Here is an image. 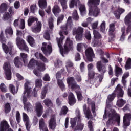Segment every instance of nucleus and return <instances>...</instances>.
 Instances as JSON below:
<instances>
[{"label":"nucleus","mask_w":131,"mask_h":131,"mask_svg":"<svg viewBox=\"0 0 131 131\" xmlns=\"http://www.w3.org/2000/svg\"><path fill=\"white\" fill-rule=\"evenodd\" d=\"M72 27V21H71V17H69L66 25L61 26V30L62 31L59 32V35H60V38H57V41L58 43V46L60 49V53L64 57V55L68 53L69 51H71V50H73V42L72 40H70L69 38H67L66 42L64 46V49H62V45H63V39L65 38V37L63 36V33L65 34V35H67L68 34V32L67 30L71 29Z\"/></svg>","instance_id":"1"},{"label":"nucleus","mask_w":131,"mask_h":131,"mask_svg":"<svg viewBox=\"0 0 131 131\" xmlns=\"http://www.w3.org/2000/svg\"><path fill=\"white\" fill-rule=\"evenodd\" d=\"M30 82L26 81L24 85V91L22 95V99L24 104V109L26 111L29 112L30 109L32 108V105L29 102H27L28 98L31 96V88L29 87Z\"/></svg>","instance_id":"2"},{"label":"nucleus","mask_w":131,"mask_h":131,"mask_svg":"<svg viewBox=\"0 0 131 131\" xmlns=\"http://www.w3.org/2000/svg\"><path fill=\"white\" fill-rule=\"evenodd\" d=\"M29 68H33L34 67L35 69L33 71L34 74L38 76V77H40L41 75H40V71H45L46 70V66L45 63L40 62H37L34 59L32 58L30 60L29 64H28Z\"/></svg>","instance_id":"3"},{"label":"nucleus","mask_w":131,"mask_h":131,"mask_svg":"<svg viewBox=\"0 0 131 131\" xmlns=\"http://www.w3.org/2000/svg\"><path fill=\"white\" fill-rule=\"evenodd\" d=\"M100 5V0H88L87 6L89 7V16L98 17L100 14V9L98 6Z\"/></svg>","instance_id":"4"},{"label":"nucleus","mask_w":131,"mask_h":131,"mask_svg":"<svg viewBox=\"0 0 131 131\" xmlns=\"http://www.w3.org/2000/svg\"><path fill=\"white\" fill-rule=\"evenodd\" d=\"M116 95H117L118 98H122L123 97V95H124V92L122 90V88L120 86V84H118L116 87L115 90V93H113L108 96L107 99L106 100V106L107 107H109V105H110V103H111L113 100L116 97Z\"/></svg>","instance_id":"5"},{"label":"nucleus","mask_w":131,"mask_h":131,"mask_svg":"<svg viewBox=\"0 0 131 131\" xmlns=\"http://www.w3.org/2000/svg\"><path fill=\"white\" fill-rule=\"evenodd\" d=\"M101 61H99L97 62L96 67L99 72H100L102 74H104L105 72H106V67L105 66H102L103 63H108V60L104 58V57L102 56L100 57Z\"/></svg>","instance_id":"6"},{"label":"nucleus","mask_w":131,"mask_h":131,"mask_svg":"<svg viewBox=\"0 0 131 131\" xmlns=\"http://www.w3.org/2000/svg\"><path fill=\"white\" fill-rule=\"evenodd\" d=\"M16 44L17 45L18 48H19V50L21 51L24 50L26 52H29V49H28V47L26 45V43L24 41V40L22 39L21 38L17 37L16 38Z\"/></svg>","instance_id":"7"},{"label":"nucleus","mask_w":131,"mask_h":131,"mask_svg":"<svg viewBox=\"0 0 131 131\" xmlns=\"http://www.w3.org/2000/svg\"><path fill=\"white\" fill-rule=\"evenodd\" d=\"M0 40L2 42V48L4 51V52L5 53V54H8L12 55L11 52H12V48H13V44H12L11 42L8 43V46H6L5 43L6 42V39H2L1 38L0 36Z\"/></svg>","instance_id":"8"},{"label":"nucleus","mask_w":131,"mask_h":131,"mask_svg":"<svg viewBox=\"0 0 131 131\" xmlns=\"http://www.w3.org/2000/svg\"><path fill=\"white\" fill-rule=\"evenodd\" d=\"M115 111L114 110H112L110 111L108 114V122L109 123H113L114 121H117L118 123H119V121H120V117H115L116 115Z\"/></svg>","instance_id":"9"},{"label":"nucleus","mask_w":131,"mask_h":131,"mask_svg":"<svg viewBox=\"0 0 131 131\" xmlns=\"http://www.w3.org/2000/svg\"><path fill=\"white\" fill-rule=\"evenodd\" d=\"M3 68L5 71L6 79H7V80H10L11 78H12V76L10 63H9V62H5L4 64Z\"/></svg>","instance_id":"10"},{"label":"nucleus","mask_w":131,"mask_h":131,"mask_svg":"<svg viewBox=\"0 0 131 131\" xmlns=\"http://www.w3.org/2000/svg\"><path fill=\"white\" fill-rule=\"evenodd\" d=\"M41 50L45 55H50L52 53V45L44 42L42 43Z\"/></svg>","instance_id":"11"},{"label":"nucleus","mask_w":131,"mask_h":131,"mask_svg":"<svg viewBox=\"0 0 131 131\" xmlns=\"http://www.w3.org/2000/svg\"><path fill=\"white\" fill-rule=\"evenodd\" d=\"M67 83L69 88L73 91L76 89L79 90V85H77L76 83L74 82V79L73 77H69L67 79Z\"/></svg>","instance_id":"12"},{"label":"nucleus","mask_w":131,"mask_h":131,"mask_svg":"<svg viewBox=\"0 0 131 131\" xmlns=\"http://www.w3.org/2000/svg\"><path fill=\"white\" fill-rule=\"evenodd\" d=\"M35 112L38 117H40L43 113V106L40 102H37L35 104Z\"/></svg>","instance_id":"13"},{"label":"nucleus","mask_w":131,"mask_h":131,"mask_svg":"<svg viewBox=\"0 0 131 131\" xmlns=\"http://www.w3.org/2000/svg\"><path fill=\"white\" fill-rule=\"evenodd\" d=\"M42 24L40 21H37L35 26L31 28V30L34 33H39L41 31Z\"/></svg>","instance_id":"14"},{"label":"nucleus","mask_w":131,"mask_h":131,"mask_svg":"<svg viewBox=\"0 0 131 131\" xmlns=\"http://www.w3.org/2000/svg\"><path fill=\"white\" fill-rule=\"evenodd\" d=\"M85 55L87 58L88 61L89 62H93V58H95V54L92 48H88L85 51Z\"/></svg>","instance_id":"15"},{"label":"nucleus","mask_w":131,"mask_h":131,"mask_svg":"<svg viewBox=\"0 0 131 131\" xmlns=\"http://www.w3.org/2000/svg\"><path fill=\"white\" fill-rule=\"evenodd\" d=\"M76 115L77 118L71 119V124L72 128H73L74 126H75L76 124V120H77L79 122L80 121V112L79 110L77 109L76 110Z\"/></svg>","instance_id":"16"},{"label":"nucleus","mask_w":131,"mask_h":131,"mask_svg":"<svg viewBox=\"0 0 131 131\" xmlns=\"http://www.w3.org/2000/svg\"><path fill=\"white\" fill-rule=\"evenodd\" d=\"M23 121L25 123L27 130L29 131L30 130L31 124H30V120H29V117H28V115H27V114H26L25 113H23Z\"/></svg>","instance_id":"17"},{"label":"nucleus","mask_w":131,"mask_h":131,"mask_svg":"<svg viewBox=\"0 0 131 131\" xmlns=\"http://www.w3.org/2000/svg\"><path fill=\"white\" fill-rule=\"evenodd\" d=\"M36 87L34 89V93H33V96L36 97L37 96V91L38 89L37 88H41L42 86V80L41 79H37L35 81Z\"/></svg>","instance_id":"18"},{"label":"nucleus","mask_w":131,"mask_h":131,"mask_svg":"<svg viewBox=\"0 0 131 131\" xmlns=\"http://www.w3.org/2000/svg\"><path fill=\"white\" fill-rule=\"evenodd\" d=\"M125 24H129L128 27L127 28L126 32L128 33L131 31V13H129L127 15L125 18Z\"/></svg>","instance_id":"19"},{"label":"nucleus","mask_w":131,"mask_h":131,"mask_svg":"<svg viewBox=\"0 0 131 131\" xmlns=\"http://www.w3.org/2000/svg\"><path fill=\"white\" fill-rule=\"evenodd\" d=\"M131 114H126L123 117V123L124 126H129L130 124Z\"/></svg>","instance_id":"20"},{"label":"nucleus","mask_w":131,"mask_h":131,"mask_svg":"<svg viewBox=\"0 0 131 131\" xmlns=\"http://www.w3.org/2000/svg\"><path fill=\"white\" fill-rule=\"evenodd\" d=\"M39 127L40 131H49L48 127H47V124H46L45 120L42 118L39 120Z\"/></svg>","instance_id":"21"},{"label":"nucleus","mask_w":131,"mask_h":131,"mask_svg":"<svg viewBox=\"0 0 131 131\" xmlns=\"http://www.w3.org/2000/svg\"><path fill=\"white\" fill-rule=\"evenodd\" d=\"M80 5L79 0H70L69 2V7L70 9H73L75 7H77Z\"/></svg>","instance_id":"22"},{"label":"nucleus","mask_w":131,"mask_h":131,"mask_svg":"<svg viewBox=\"0 0 131 131\" xmlns=\"http://www.w3.org/2000/svg\"><path fill=\"white\" fill-rule=\"evenodd\" d=\"M56 75L59 86H60L61 90H64V89H65V85L64 84V83H63V81H62V80H59V78L61 77V72H57Z\"/></svg>","instance_id":"23"},{"label":"nucleus","mask_w":131,"mask_h":131,"mask_svg":"<svg viewBox=\"0 0 131 131\" xmlns=\"http://www.w3.org/2000/svg\"><path fill=\"white\" fill-rule=\"evenodd\" d=\"M49 127L51 129H55L56 128V126L57 124H56V119L54 116L51 117L50 120L49 122Z\"/></svg>","instance_id":"24"},{"label":"nucleus","mask_w":131,"mask_h":131,"mask_svg":"<svg viewBox=\"0 0 131 131\" xmlns=\"http://www.w3.org/2000/svg\"><path fill=\"white\" fill-rule=\"evenodd\" d=\"M35 57L37 59H40V60H41V61L45 63H48L49 62V60H48V59L43 56V55L39 52H37L35 53Z\"/></svg>","instance_id":"25"},{"label":"nucleus","mask_w":131,"mask_h":131,"mask_svg":"<svg viewBox=\"0 0 131 131\" xmlns=\"http://www.w3.org/2000/svg\"><path fill=\"white\" fill-rule=\"evenodd\" d=\"M9 127H10V126H9V124H8L7 121L4 120L1 121L0 124V131L6 130V129H8Z\"/></svg>","instance_id":"26"},{"label":"nucleus","mask_w":131,"mask_h":131,"mask_svg":"<svg viewBox=\"0 0 131 131\" xmlns=\"http://www.w3.org/2000/svg\"><path fill=\"white\" fill-rule=\"evenodd\" d=\"M69 104L71 105H73L76 103V99H75V97H74V95L73 93L70 92L69 93Z\"/></svg>","instance_id":"27"},{"label":"nucleus","mask_w":131,"mask_h":131,"mask_svg":"<svg viewBox=\"0 0 131 131\" xmlns=\"http://www.w3.org/2000/svg\"><path fill=\"white\" fill-rule=\"evenodd\" d=\"M84 112L85 115V117L89 119V118H92V114H91V111L89 108H86V105L84 104L83 106Z\"/></svg>","instance_id":"28"},{"label":"nucleus","mask_w":131,"mask_h":131,"mask_svg":"<svg viewBox=\"0 0 131 131\" xmlns=\"http://www.w3.org/2000/svg\"><path fill=\"white\" fill-rule=\"evenodd\" d=\"M76 34H83V28L78 27L77 29L74 28L73 30V34L75 35Z\"/></svg>","instance_id":"29"},{"label":"nucleus","mask_w":131,"mask_h":131,"mask_svg":"<svg viewBox=\"0 0 131 131\" xmlns=\"http://www.w3.org/2000/svg\"><path fill=\"white\" fill-rule=\"evenodd\" d=\"M52 12L55 16H58V14L61 13V9L57 5H55L52 9Z\"/></svg>","instance_id":"30"},{"label":"nucleus","mask_w":131,"mask_h":131,"mask_svg":"<svg viewBox=\"0 0 131 131\" xmlns=\"http://www.w3.org/2000/svg\"><path fill=\"white\" fill-rule=\"evenodd\" d=\"M94 76H95V73L93 71H89L88 73V77L90 79L88 80L89 82H90L92 84H94Z\"/></svg>","instance_id":"31"},{"label":"nucleus","mask_w":131,"mask_h":131,"mask_svg":"<svg viewBox=\"0 0 131 131\" xmlns=\"http://www.w3.org/2000/svg\"><path fill=\"white\" fill-rule=\"evenodd\" d=\"M73 91H75L76 93L78 100L79 101H81V100L83 99V97L82 95H81V90L80 89V86L79 87V89L77 88L74 89Z\"/></svg>","instance_id":"32"},{"label":"nucleus","mask_w":131,"mask_h":131,"mask_svg":"<svg viewBox=\"0 0 131 131\" xmlns=\"http://www.w3.org/2000/svg\"><path fill=\"white\" fill-rule=\"evenodd\" d=\"M124 9H122V8H118L117 11H115L114 15L117 19H119L121 14L124 13Z\"/></svg>","instance_id":"33"},{"label":"nucleus","mask_w":131,"mask_h":131,"mask_svg":"<svg viewBox=\"0 0 131 131\" xmlns=\"http://www.w3.org/2000/svg\"><path fill=\"white\" fill-rule=\"evenodd\" d=\"M35 21H36V23L37 22H39V21H38V19L37 18L34 17L32 16L30 17L28 20V26H31V25H32V23H33V22H34Z\"/></svg>","instance_id":"34"},{"label":"nucleus","mask_w":131,"mask_h":131,"mask_svg":"<svg viewBox=\"0 0 131 131\" xmlns=\"http://www.w3.org/2000/svg\"><path fill=\"white\" fill-rule=\"evenodd\" d=\"M9 89L11 93L13 95H15V94H17L18 92V86H17V88L15 89V86L12 84H9Z\"/></svg>","instance_id":"35"},{"label":"nucleus","mask_w":131,"mask_h":131,"mask_svg":"<svg viewBox=\"0 0 131 131\" xmlns=\"http://www.w3.org/2000/svg\"><path fill=\"white\" fill-rule=\"evenodd\" d=\"M5 33L7 37H11L13 35V29L11 27H8L5 30Z\"/></svg>","instance_id":"36"},{"label":"nucleus","mask_w":131,"mask_h":131,"mask_svg":"<svg viewBox=\"0 0 131 131\" xmlns=\"http://www.w3.org/2000/svg\"><path fill=\"white\" fill-rule=\"evenodd\" d=\"M38 5L41 9H45L48 6L47 0H39Z\"/></svg>","instance_id":"37"},{"label":"nucleus","mask_w":131,"mask_h":131,"mask_svg":"<svg viewBox=\"0 0 131 131\" xmlns=\"http://www.w3.org/2000/svg\"><path fill=\"white\" fill-rule=\"evenodd\" d=\"M14 63L16 67H21L22 66V63H21V58L19 57H16L14 60Z\"/></svg>","instance_id":"38"},{"label":"nucleus","mask_w":131,"mask_h":131,"mask_svg":"<svg viewBox=\"0 0 131 131\" xmlns=\"http://www.w3.org/2000/svg\"><path fill=\"white\" fill-rule=\"evenodd\" d=\"M114 30H115V25L113 23L110 24L109 32L110 35H111V36H112L113 37H114V34H113V32H114Z\"/></svg>","instance_id":"39"},{"label":"nucleus","mask_w":131,"mask_h":131,"mask_svg":"<svg viewBox=\"0 0 131 131\" xmlns=\"http://www.w3.org/2000/svg\"><path fill=\"white\" fill-rule=\"evenodd\" d=\"M27 41L28 42H29L31 47H34L35 46V42L34 41V39H33L32 36H28Z\"/></svg>","instance_id":"40"},{"label":"nucleus","mask_w":131,"mask_h":131,"mask_svg":"<svg viewBox=\"0 0 131 131\" xmlns=\"http://www.w3.org/2000/svg\"><path fill=\"white\" fill-rule=\"evenodd\" d=\"M125 103H126V101L123 100V99H118L116 105L118 107L121 108V107H123Z\"/></svg>","instance_id":"41"},{"label":"nucleus","mask_w":131,"mask_h":131,"mask_svg":"<svg viewBox=\"0 0 131 131\" xmlns=\"http://www.w3.org/2000/svg\"><path fill=\"white\" fill-rule=\"evenodd\" d=\"M129 76V73L128 72H126L125 73L122 77V82L124 85H125V83H126V78Z\"/></svg>","instance_id":"42"},{"label":"nucleus","mask_w":131,"mask_h":131,"mask_svg":"<svg viewBox=\"0 0 131 131\" xmlns=\"http://www.w3.org/2000/svg\"><path fill=\"white\" fill-rule=\"evenodd\" d=\"M8 10V6L5 3H2L0 6V13H4Z\"/></svg>","instance_id":"43"},{"label":"nucleus","mask_w":131,"mask_h":131,"mask_svg":"<svg viewBox=\"0 0 131 131\" xmlns=\"http://www.w3.org/2000/svg\"><path fill=\"white\" fill-rule=\"evenodd\" d=\"M20 57L23 60V62L25 65H26V64H27V58H28L27 54L24 53H21L20 54Z\"/></svg>","instance_id":"44"},{"label":"nucleus","mask_w":131,"mask_h":131,"mask_svg":"<svg viewBox=\"0 0 131 131\" xmlns=\"http://www.w3.org/2000/svg\"><path fill=\"white\" fill-rule=\"evenodd\" d=\"M79 9L82 15H83V14H85V13H86V9L85 8V5L81 4V5H80Z\"/></svg>","instance_id":"45"},{"label":"nucleus","mask_w":131,"mask_h":131,"mask_svg":"<svg viewBox=\"0 0 131 131\" xmlns=\"http://www.w3.org/2000/svg\"><path fill=\"white\" fill-rule=\"evenodd\" d=\"M11 18H12V16L9 12H6L3 16V20L4 21H7V20H9Z\"/></svg>","instance_id":"46"},{"label":"nucleus","mask_w":131,"mask_h":131,"mask_svg":"<svg viewBox=\"0 0 131 131\" xmlns=\"http://www.w3.org/2000/svg\"><path fill=\"white\" fill-rule=\"evenodd\" d=\"M4 111L5 113H9L11 111V105L10 103H6L4 105Z\"/></svg>","instance_id":"47"},{"label":"nucleus","mask_w":131,"mask_h":131,"mask_svg":"<svg viewBox=\"0 0 131 131\" xmlns=\"http://www.w3.org/2000/svg\"><path fill=\"white\" fill-rule=\"evenodd\" d=\"M120 74H122V70L118 67H116V70H115L116 76H118L119 75H120Z\"/></svg>","instance_id":"48"},{"label":"nucleus","mask_w":131,"mask_h":131,"mask_svg":"<svg viewBox=\"0 0 131 131\" xmlns=\"http://www.w3.org/2000/svg\"><path fill=\"white\" fill-rule=\"evenodd\" d=\"M100 30L102 32H105L106 30V21H103L100 24Z\"/></svg>","instance_id":"49"},{"label":"nucleus","mask_w":131,"mask_h":131,"mask_svg":"<svg viewBox=\"0 0 131 131\" xmlns=\"http://www.w3.org/2000/svg\"><path fill=\"white\" fill-rule=\"evenodd\" d=\"M68 108L66 106H63L60 113V115H66L67 114Z\"/></svg>","instance_id":"50"},{"label":"nucleus","mask_w":131,"mask_h":131,"mask_svg":"<svg viewBox=\"0 0 131 131\" xmlns=\"http://www.w3.org/2000/svg\"><path fill=\"white\" fill-rule=\"evenodd\" d=\"M68 108L66 106H63L60 113V115H66L67 114Z\"/></svg>","instance_id":"51"},{"label":"nucleus","mask_w":131,"mask_h":131,"mask_svg":"<svg viewBox=\"0 0 131 131\" xmlns=\"http://www.w3.org/2000/svg\"><path fill=\"white\" fill-rule=\"evenodd\" d=\"M83 47H85V44L82 43H79L77 44V50L78 52H81L82 51V49H83Z\"/></svg>","instance_id":"52"},{"label":"nucleus","mask_w":131,"mask_h":131,"mask_svg":"<svg viewBox=\"0 0 131 131\" xmlns=\"http://www.w3.org/2000/svg\"><path fill=\"white\" fill-rule=\"evenodd\" d=\"M72 66H73V63H72L70 60H68L66 63V68L67 70H68V72H70L69 70L70 68H72Z\"/></svg>","instance_id":"53"},{"label":"nucleus","mask_w":131,"mask_h":131,"mask_svg":"<svg viewBox=\"0 0 131 131\" xmlns=\"http://www.w3.org/2000/svg\"><path fill=\"white\" fill-rule=\"evenodd\" d=\"M52 112H53V111H52V110H51V109L47 110L45 112V113L43 114L42 118H47V117H48V116H49L50 115V114H51V113H52Z\"/></svg>","instance_id":"54"},{"label":"nucleus","mask_w":131,"mask_h":131,"mask_svg":"<svg viewBox=\"0 0 131 131\" xmlns=\"http://www.w3.org/2000/svg\"><path fill=\"white\" fill-rule=\"evenodd\" d=\"M44 104H45L46 106H47V107H50L51 106H52L53 104L52 103V102L50 99H46L43 101Z\"/></svg>","instance_id":"55"},{"label":"nucleus","mask_w":131,"mask_h":131,"mask_svg":"<svg viewBox=\"0 0 131 131\" xmlns=\"http://www.w3.org/2000/svg\"><path fill=\"white\" fill-rule=\"evenodd\" d=\"M121 31H122V35L121 36L120 40H121V41H123V40H124V38L125 36V34H124V32H125V28L124 27L122 28Z\"/></svg>","instance_id":"56"},{"label":"nucleus","mask_w":131,"mask_h":131,"mask_svg":"<svg viewBox=\"0 0 131 131\" xmlns=\"http://www.w3.org/2000/svg\"><path fill=\"white\" fill-rule=\"evenodd\" d=\"M37 10V8L36 7V5H32L30 7V11L31 12V13H35V11Z\"/></svg>","instance_id":"57"},{"label":"nucleus","mask_w":131,"mask_h":131,"mask_svg":"<svg viewBox=\"0 0 131 131\" xmlns=\"http://www.w3.org/2000/svg\"><path fill=\"white\" fill-rule=\"evenodd\" d=\"M126 69H130L131 68V59L129 58L127 59L126 65H125Z\"/></svg>","instance_id":"58"},{"label":"nucleus","mask_w":131,"mask_h":131,"mask_svg":"<svg viewBox=\"0 0 131 131\" xmlns=\"http://www.w3.org/2000/svg\"><path fill=\"white\" fill-rule=\"evenodd\" d=\"M93 34L94 35L95 38L99 39V38H101V37L100 33H99V32L96 30L93 31Z\"/></svg>","instance_id":"59"},{"label":"nucleus","mask_w":131,"mask_h":131,"mask_svg":"<svg viewBox=\"0 0 131 131\" xmlns=\"http://www.w3.org/2000/svg\"><path fill=\"white\" fill-rule=\"evenodd\" d=\"M0 89L2 92H3L4 93H6L8 91V90L7 89V86H6V85L4 83L1 84Z\"/></svg>","instance_id":"60"},{"label":"nucleus","mask_w":131,"mask_h":131,"mask_svg":"<svg viewBox=\"0 0 131 131\" xmlns=\"http://www.w3.org/2000/svg\"><path fill=\"white\" fill-rule=\"evenodd\" d=\"M43 80H44V81H50V80H51L50 75L48 74H45L43 77Z\"/></svg>","instance_id":"61"},{"label":"nucleus","mask_w":131,"mask_h":131,"mask_svg":"<svg viewBox=\"0 0 131 131\" xmlns=\"http://www.w3.org/2000/svg\"><path fill=\"white\" fill-rule=\"evenodd\" d=\"M83 34H76V39L78 41L82 39Z\"/></svg>","instance_id":"62"},{"label":"nucleus","mask_w":131,"mask_h":131,"mask_svg":"<svg viewBox=\"0 0 131 131\" xmlns=\"http://www.w3.org/2000/svg\"><path fill=\"white\" fill-rule=\"evenodd\" d=\"M85 37L88 40H90L92 38V36L91 35V33L90 31H86L85 33Z\"/></svg>","instance_id":"63"},{"label":"nucleus","mask_w":131,"mask_h":131,"mask_svg":"<svg viewBox=\"0 0 131 131\" xmlns=\"http://www.w3.org/2000/svg\"><path fill=\"white\" fill-rule=\"evenodd\" d=\"M54 66L57 68L61 67V66H62V61H61L60 60H57V61L55 62Z\"/></svg>","instance_id":"64"}]
</instances>
